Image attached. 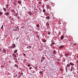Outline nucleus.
Listing matches in <instances>:
<instances>
[{"mask_svg": "<svg viewBox=\"0 0 78 78\" xmlns=\"http://www.w3.org/2000/svg\"><path fill=\"white\" fill-rule=\"evenodd\" d=\"M19 30V27H15L13 29V31H18Z\"/></svg>", "mask_w": 78, "mask_h": 78, "instance_id": "nucleus-1", "label": "nucleus"}, {"mask_svg": "<svg viewBox=\"0 0 78 78\" xmlns=\"http://www.w3.org/2000/svg\"><path fill=\"white\" fill-rule=\"evenodd\" d=\"M5 15L6 16H9V13L8 12H5Z\"/></svg>", "mask_w": 78, "mask_h": 78, "instance_id": "nucleus-2", "label": "nucleus"}, {"mask_svg": "<svg viewBox=\"0 0 78 78\" xmlns=\"http://www.w3.org/2000/svg\"><path fill=\"white\" fill-rule=\"evenodd\" d=\"M13 75L14 76V77H17V74L16 73H14Z\"/></svg>", "mask_w": 78, "mask_h": 78, "instance_id": "nucleus-3", "label": "nucleus"}, {"mask_svg": "<svg viewBox=\"0 0 78 78\" xmlns=\"http://www.w3.org/2000/svg\"><path fill=\"white\" fill-rule=\"evenodd\" d=\"M63 47H64L63 45L59 47V49H61V48H63Z\"/></svg>", "mask_w": 78, "mask_h": 78, "instance_id": "nucleus-4", "label": "nucleus"}, {"mask_svg": "<svg viewBox=\"0 0 78 78\" xmlns=\"http://www.w3.org/2000/svg\"><path fill=\"white\" fill-rule=\"evenodd\" d=\"M3 53H4L5 54H6V50L4 49L3 50Z\"/></svg>", "mask_w": 78, "mask_h": 78, "instance_id": "nucleus-5", "label": "nucleus"}, {"mask_svg": "<svg viewBox=\"0 0 78 78\" xmlns=\"http://www.w3.org/2000/svg\"><path fill=\"white\" fill-rule=\"evenodd\" d=\"M64 35H62L60 37V38L62 40L64 39Z\"/></svg>", "mask_w": 78, "mask_h": 78, "instance_id": "nucleus-6", "label": "nucleus"}, {"mask_svg": "<svg viewBox=\"0 0 78 78\" xmlns=\"http://www.w3.org/2000/svg\"><path fill=\"white\" fill-rule=\"evenodd\" d=\"M65 55V56H66V57H68V56H69V54H66Z\"/></svg>", "mask_w": 78, "mask_h": 78, "instance_id": "nucleus-7", "label": "nucleus"}, {"mask_svg": "<svg viewBox=\"0 0 78 78\" xmlns=\"http://www.w3.org/2000/svg\"><path fill=\"white\" fill-rule=\"evenodd\" d=\"M45 18L47 19H48V20H49V19H50V16H47L45 17Z\"/></svg>", "mask_w": 78, "mask_h": 78, "instance_id": "nucleus-8", "label": "nucleus"}, {"mask_svg": "<svg viewBox=\"0 0 78 78\" xmlns=\"http://www.w3.org/2000/svg\"><path fill=\"white\" fill-rule=\"evenodd\" d=\"M27 48H31V46H29L28 47H27Z\"/></svg>", "mask_w": 78, "mask_h": 78, "instance_id": "nucleus-9", "label": "nucleus"}, {"mask_svg": "<svg viewBox=\"0 0 78 78\" xmlns=\"http://www.w3.org/2000/svg\"><path fill=\"white\" fill-rule=\"evenodd\" d=\"M53 53H54V55H56V51H53Z\"/></svg>", "mask_w": 78, "mask_h": 78, "instance_id": "nucleus-10", "label": "nucleus"}, {"mask_svg": "<svg viewBox=\"0 0 78 78\" xmlns=\"http://www.w3.org/2000/svg\"><path fill=\"white\" fill-rule=\"evenodd\" d=\"M13 55L14 56L15 58H17V56H16V55L13 54Z\"/></svg>", "mask_w": 78, "mask_h": 78, "instance_id": "nucleus-11", "label": "nucleus"}, {"mask_svg": "<svg viewBox=\"0 0 78 78\" xmlns=\"http://www.w3.org/2000/svg\"><path fill=\"white\" fill-rule=\"evenodd\" d=\"M43 39V42H46V40H45L44 39Z\"/></svg>", "mask_w": 78, "mask_h": 78, "instance_id": "nucleus-12", "label": "nucleus"}, {"mask_svg": "<svg viewBox=\"0 0 78 78\" xmlns=\"http://www.w3.org/2000/svg\"><path fill=\"white\" fill-rule=\"evenodd\" d=\"M15 67H17H17H19L18 65L16 64H15Z\"/></svg>", "mask_w": 78, "mask_h": 78, "instance_id": "nucleus-13", "label": "nucleus"}, {"mask_svg": "<svg viewBox=\"0 0 78 78\" xmlns=\"http://www.w3.org/2000/svg\"><path fill=\"white\" fill-rule=\"evenodd\" d=\"M70 66V65L68 64L67 65V67H69Z\"/></svg>", "mask_w": 78, "mask_h": 78, "instance_id": "nucleus-14", "label": "nucleus"}, {"mask_svg": "<svg viewBox=\"0 0 78 78\" xmlns=\"http://www.w3.org/2000/svg\"><path fill=\"white\" fill-rule=\"evenodd\" d=\"M18 3L19 4H21L22 3V2L20 1H18Z\"/></svg>", "mask_w": 78, "mask_h": 78, "instance_id": "nucleus-15", "label": "nucleus"}, {"mask_svg": "<svg viewBox=\"0 0 78 78\" xmlns=\"http://www.w3.org/2000/svg\"><path fill=\"white\" fill-rule=\"evenodd\" d=\"M13 48H15V47H16V44H13Z\"/></svg>", "mask_w": 78, "mask_h": 78, "instance_id": "nucleus-16", "label": "nucleus"}, {"mask_svg": "<svg viewBox=\"0 0 78 78\" xmlns=\"http://www.w3.org/2000/svg\"><path fill=\"white\" fill-rule=\"evenodd\" d=\"M3 10H4L5 11V12H6V8H4L3 9Z\"/></svg>", "mask_w": 78, "mask_h": 78, "instance_id": "nucleus-17", "label": "nucleus"}, {"mask_svg": "<svg viewBox=\"0 0 78 78\" xmlns=\"http://www.w3.org/2000/svg\"><path fill=\"white\" fill-rule=\"evenodd\" d=\"M6 5V8H9V5H8V4H7Z\"/></svg>", "mask_w": 78, "mask_h": 78, "instance_id": "nucleus-18", "label": "nucleus"}, {"mask_svg": "<svg viewBox=\"0 0 78 78\" xmlns=\"http://www.w3.org/2000/svg\"><path fill=\"white\" fill-rule=\"evenodd\" d=\"M12 11L13 12H15V10H14V9H12Z\"/></svg>", "mask_w": 78, "mask_h": 78, "instance_id": "nucleus-19", "label": "nucleus"}, {"mask_svg": "<svg viewBox=\"0 0 78 78\" xmlns=\"http://www.w3.org/2000/svg\"><path fill=\"white\" fill-rule=\"evenodd\" d=\"M2 14H3V13H2V12H0V16H2Z\"/></svg>", "mask_w": 78, "mask_h": 78, "instance_id": "nucleus-20", "label": "nucleus"}, {"mask_svg": "<svg viewBox=\"0 0 78 78\" xmlns=\"http://www.w3.org/2000/svg\"><path fill=\"white\" fill-rule=\"evenodd\" d=\"M43 12H45V9H43Z\"/></svg>", "mask_w": 78, "mask_h": 78, "instance_id": "nucleus-21", "label": "nucleus"}, {"mask_svg": "<svg viewBox=\"0 0 78 78\" xmlns=\"http://www.w3.org/2000/svg\"><path fill=\"white\" fill-rule=\"evenodd\" d=\"M17 50L15 51H14V53H17Z\"/></svg>", "mask_w": 78, "mask_h": 78, "instance_id": "nucleus-22", "label": "nucleus"}, {"mask_svg": "<svg viewBox=\"0 0 78 78\" xmlns=\"http://www.w3.org/2000/svg\"><path fill=\"white\" fill-rule=\"evenodd\" d=\"M60 70L61 72H62L63 71V69H60Z\"/></svg>", "mask_w": 78, "mask_h": 78, "instance_id": "nucleus-23", "label": "nucleus"}, {"mask_svg": "<svg viewBox=\"0 0 78 78\" xmlns=\"http://www.w3.org/2000/svg\"><path fill=\"white\" fill-rule=\"evenodd\" d=\"M23 55L24 56H26V54H25V53H23Z\"/></svg>", "mask_w": 78, "mask_h": 78, "instance_id": "nucleus-24", "label": "nucleus"}, {"mask_svg": "<svg viewBox=\"0 0 78 78\" xmlns=\"http://www.w3.org/2000/svg\"><path fill=\"white\" fill-rule=\"evenodd\" d=\"M28 67H30L31 66V65H30V64H28V65H27Z\"/></svg>", "mask_w": 78, "mask_h": 78, "instance_id": "nucleus-25", "label": "nucleus"}, {"mask_svg": "<svg viewBox=\"0 0 78 78\" xmlns=\"http://www.w3.org/2000/svg\"><path fill=\"white\" fill-rule=\"evenodd\" d=\"M3 25H2V27H1L2 29H3Z\"/></svg>", "mask_w": 78, "mask_h": 78, "instance_id": "nucleus-26", "label": "nucleus"}, {"mask_svg": "<svg viewBox=\"0 0 78 78\" xmlns=\"http://www.w3.org/2000/svg\"><path fill=\"white\" fill-rule=\"evenodd\" d=\"M36 27H39V24H38L37 25Z\"/></svg>", "mask_w": 78, "mask_h": 78, "instance_id": "nucleus-27", "label": "nucleus"}, {"mask_svg": "<svg viewBox=\"0 0 78 78\" xmlns=\"http://www.w3.org/2000/svg\"><path fill=\"white\" fill-rule=\"evenodd\" d=\"M41 3H42V2H38L39 4H41Z\"/></svg>", "mask_w": 78, "mask_h": 78, "instance_id": "nucleus-28", "label": "nucleus"}, {"mask_svg": "<svg viewBox=\"0 0 78 78\" xmlns=\"http://www.w3.org/2000/svg\"><path fill=\"white\" fill-rule=\"evenodd\" d=\"M39 73H42V72L41 71Z\"/></svg>", "mask_w": 78, "mask_h": 78, "instance_id": "nucleus-29", "label": "nucleus"}, {"mask_svg": "<svg viewBox=\"0 0 78 78\" xmlns=\"http://www.w3.org/2000/svg\"><path fill=\"white\" fill-rule=\"evenodd\" d=\"M66 70H67V67H66Z\"/></svg>", "mask_w": 78, "mask_h": 78, "instance_id": "nucleus-30", "label": "nucleus"}, {"mask_svg": "<svg viewBox=\"0 0 78 78\" xmlns=\"http://www.w3.org/2000/svg\"><path fill=\"white\" fill-rule=\"evenodd\" d=\"M29 69H30V70H31V67H30L29 68Z\"/></svg>", "mask_w": 78, "mask_h": 78, "instance_id": "nucleus-31", "label": "nucleus"}, {"mask_svg": "<svg viewBox=\"0 0 78 78\" xmlns=\"http://www.w3.org/2000/svg\"><path fill=\"white\" fill-rule=\"evenodd\" d=\"M52 44H55V43H51Z\"/></svg>", "mask_w": 78, "mask_h": 78, "instance_id": "nucleus-32", "label": "nucleus"}, {"mask_svg": "<svg viewBox=\"0 0 78 78\" xmlns=\"http://www.w3.org/2000/svg\"><path fill=\"white\" fill-rule=\"evenodd\" d=\"M11 47L12 48H14V47H13V46L12 47V46H11Z\"/></svg>", "mask_w": 78, "mask_h": 78, "instance_id": "nucleus-33", "label": "nucleus"}, {"mask_svg": "<svg viewBox=\"0 0 78 78\" xmlns=\"http://www.w3.org/2000/svg\"><path fill=\"white\" fill-rule=\"evenodd\" d=\"M48 34H50V33L49 32H48Z\"/></svg>", "mask_w": 78, "mask_h": 78, "instance_id": "nucleus-34", "label": "nucleus"}, {"mask_svg": "<svg viewBox=\"0 0 78 78\" xmlns=\"http://www.w3.org/2000/svg\"><path fill=\"white\" fill-rule=\"evenodd\" d=\"M70 65H72V63L70 62Z\"/></svg>", "mask_w": 78, "mask_h": 78, "instance_id": "nucleus-35", "label": "nucleus"}, {"mask_svg": "<svg viewBox=\"0 0 78 78\" xmlns=\"http://www.w3.org/2000/svg\"><path fill=\"white\" fill-rule=\"evenodd\" d=\"M19 39V37H18L16 39V40H17V39Z\"/></svg>", "mask_w": 78, "mask_h": 78, "instance_id": "nucleus-36", "label": "nucleus"}, {"mask_svg": "<svg viewBox=\"0 0 78 78\" xmlns=\"http://www.w3.org/2000/svg\"><path fill=\"white\" fill-rule=\"evenodd\" d=\"M43 61V60H42V59H41V62H42Z\"/></svg>", "mask_w": 78, "mask_h": 78, "instance_id": "nucleus-37", "label": "nucleus"}, {"mask_svg": "<svg viewBox=\"0 0 78 78\" xmlns=\"http://www.w3.org/2000/svg\"><path fill=\"white\" fill-rule=\"evenodd\" d=\"M5 37L6 38V37H7V35H5Z\"/></svg>", "mask_w": 78, "mask_h": 78, "instance_id": "nucleus-38", "label": "nucleus"}, {"mask_svg": "<svg viewBox=\"0 0 78 78\" xmlns=\"http://www.w3.org/2000/svg\"><path fill=\"white\" fill-rule=\"evenodd\" d=\"M43 59H45V57H44V58H43Z\"/></svg>", "mask_w": 78, "mask_h": 78, "instance_id": "nucleus-39", "label": "nucleus"}, {"mask_svg": "<svg viewBox=\"0 0 78 78\" xmlns=\"http://www.w3.org/2000/svg\"><path fill=\"white\" fill-rule=\"evenodd\" d=\"M76 45V44H74V45Z\"/></svg>", "mask_w": 78, "mask_h": 78, "instance_id": "nucleus-40", "label": "nucleus"}, {"mask_svg": "<svg viewBox=\"0 0 78 78\" xmlns=\"http://www.w3.org/2000/svg\"><path fill=\"white\" fill-rule=\"evenodd\" d=\"M74 65V64H73L72 65H71V66H73Z\"/></svg>", "mask_w": 78, "mask_h": 78, "instance_id": "nucleus-41", "label": "nucleus"}, {"mask_svg": "<svg viewBox=\"0 0 78 78\" xmlns=\"http://www.w3.org/2000/svg\"><path fill=\"white\" fill-rule=\"evenodd\" d=\"M35 69H37V68L35 67Z\"/></svg>", "mask_w": 78, "mask_h": 78, "instance_id": "nucleus-42", "label": "nucleus"}, {"mask_svg": "<svg viewBox=\"0 0 78 78\" xmlns=\"http://www.w3.org/2000/svg\"><path fill=\"white\" fill-rule=\"evenodd\" d=\"M37 37H38V38H39V36H38Z\"/></svg>", "mask_w": 78, "mask_h": 78, "instance_id": "nucleus-43", "label": "nucleus"}, {"mask_svg": "<svg viewBox=\"0 0 78 78\" xmlns=\"http://www.w3.org/2000/svg\"><path fill=\"white\" fill-rule=\"evenodd\" d=\"M1 67H3V66H2Z\"/></svg>", "mask_w": 78, "mask_h": 78, "instance_id": "nucleus-44", "label": "nucleus"}, {"mask_svg": "<svg viewBox=\"0 0 78 78\" xmlns=\"http://www.w3.org/2000/svg\"><path fill=\"white\" fill-rule=\"evenodd\" d=\"M71 71H72V69H71Z\"/></svg>", "mask_w": 78, "mask_h": 78, "instance_id": "nucleus-45", "label": "nucleus"}, {"mask_svg": "<svg viewBox=\"0 0 78 78\" xmlns=\"http://www.w3.org/2000/svg\"><path fill=\"white\" fill-rule=\"evenodd\" d=\"M46 14H48V13H46Z\"/></svg>", "mask_w": 78, "mask_h": 78, "instance_id": "nucleus-46", "label": "nucleus"}, {"mask_svg": "<svg viewBox=\"0 0 78 78\" xmlns=\"http://www.w3.org/2000/svg\"><path fill=\"white\" fill-rule=\"evenodd\" d=\"M42 35V36H43V37H44V35Z\"/></svg>", "mask_w": 78, "mask_h": 78, "instance_id": "nucleus-47", "label": "nucleus"}, {"mask_svg": "<svg viewBox=\"0 0 78 78\" xmlns=\"http://www.w3.org/2000/svg\"><path fill=\"white\" fill-rule=\"evenodd\" d=\"M14 59H16V58H14Z\"/></svg>", "mask_w": 78, "mask_h": 78, "instance_id": "nucleus-48", "label": "nucleus"}, {"mask_svg": "<svg viewBox=\"0 0 78 78\" xmlns=\"http://www.w3.org/2000/svg\"><path fill=\"white\" fill-rule=\"evenodd\" d=\"M43 35H44V34H43Z\"/></svg>", "mask_w": 78, "mask_h": 78, "instance_id": "nucleus-49", "label": "nucleus"}, {"mask_svg": "<svg viewBox=\"0 0 78 78\" xmlns=\"http://www.w3.org/2000/svg\"><path fill=\"white\" fill-rule=\"evenodd\" d=\"M0 50H1V51L2 50V49H0Z\"/></svg>", "mask_w": 78, "mask_h": 78, "instance_id": "nucleus-50", "label": "nucleus"}, {"mask_svg": "<svg viewBox=\"0 0 78 78\" xmlns=\"http://www.w3.org/2000/svg\"><path fill=\"white\" fill-rule=\"evenodd\" d=\"M34 72H33V73H34Z\"/></svg>", "mask_w": 78, "mask_h": 78, "instance_id": "nucleus-51", "label": "nucleus"}, {"mask_svg": "<svg viewBox=\"0 0 78 78\" xmlns=\"http://www.w3.org/2000/svg\"><path fill=\"white\" fill-rule=\"evenodd\" d=\"M29 48H30V47H28Z\"/></svg>", "mask_w": 78, "mask_h": 78, "instance_id": "nucleus-52", "label": "nucleus"}, {"mask_svg": "<svg viewBox=\"0 0 78 78\" xmlns=\"http://www.w3.org/2000/svg\"><path fill=\"white\" fill-rule=\"evenodd\" d=\"M51 45H52V44H51Z\"/></svg>", "mask_w": 78, "mask_h": 78, "instance_id": "nucleus-53", "label": "nucleus"}]
</instances>
